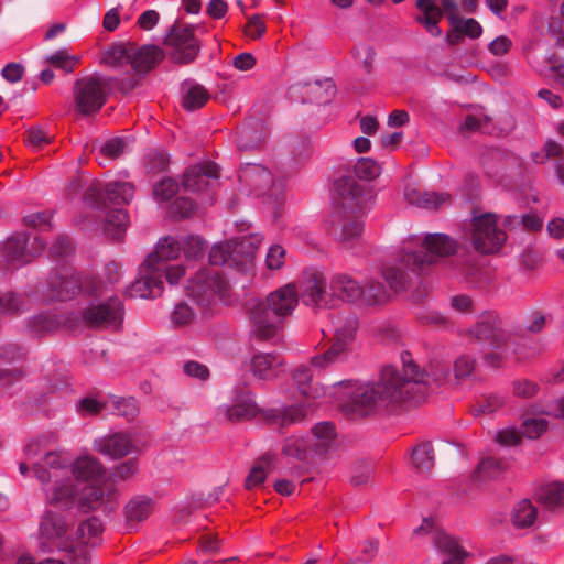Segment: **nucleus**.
<instances>
[{
  "label": "nucleus",
  "mask_w": 564,
  "mask_h": 564,
  "mask_svg": "<svg viewBox=\"0 0 564 564\" xmlns=\"http://www.w3.org/2000/svg\"><path fill=\"white\" fill-rule=\"evenodd\" d=\"M332 296L348 302L359 303L361 293V285L352 276L345 273H337L333 275L329 282Z\"/></svg>",
  "instance_id": "23"
},
{
  "label": "nucleus",
  "mask_w": 564,
  "mask_h": 564,
  "mask_svg": "<svg viewBox=\"0 0 564 564\" xmlns=\"http://www.w3.org/2000/svg\"><path fill=\"white\" fill-rule=\"evenodd\" d=\"M90 553L86 545H78L67 551L62 558L65 564H89Z\"/></svg>",
  "instance_id": "63"
},
{
  "label": "nucleus",
  "mask_w": 564,
  "mask_h": 564,
  "mask_svg": "<svg viewBox=\"0 0 564 564\" xmlns=\"http://www.w3.org/2000/svg\"><path fill=\"white\" fill-rule=\"evenodd\" d=\"M195 25H174L165 39V44L172 47L171 59L181 65L195 61L200 50V43L195 36Z\"/></svg>",
  "instance_id": "11"
},
{
  "label": "nucleus",
  "mask_w": 564,
  "mask_h": 564,
  "mask_svg": "<svg viewBox=\"0 0 564 564\" xmlns=\"http://www.w3.org/2000/svg\"><path fill=\"white\" fill-rule=\"evenodd\" d=\"M293 379L295 384L297 386L300 392L306 398H317L319 397L318 389H313L311 386L312 382V371L308 367L301 366L295 369L293 373Z\"/></svg>",
  "instance_id": "50"
},
{
  "label": "nucleus",
  "mask_w": 564,
  "mask_h": 564,
  "mask_svg": "<svg viewBox=\"0 0 564 564\" xmlns=\"http://www.w3.org/2000/svg\"><path fill=\"white\" fill-rule=\"evenodd\" d=\"M52 300L69 301L82 291V278L69 269L52 272L47 281Z\"/></svg>",
  "instance_id": "17"
},
{
  "label": "nucleus",
  "mask_w": 564,
  "mask_h": 564,
  "mask_svg": "<svg viewBox=\"0 0 564 564\" xmlns=\"http://www.w3.org/2000/svg\"><path fill=\"white\" fill-rule=\"evenodd\" d=\"M219 178L218 166L214 162H203L188 166L182 178L185 191L198 193L213 188Z\"/></svg>",
  "instance_id": "14"
},
{
  "label": "nucleus",
  "mask_w": 564,
  "mask_h": 564,
  "mask_svg": "<svg viewBox=\"0 0 564 564\" xmlns=\"http://www.w3.org/2000/svg\"><path fill=\"white\" fill-rule=\"evenodd\" d=\"M178 192V183L172 177H164L153 186L155 199L170 200Z\"/></svg>",
  "instance_id": "56"
},
{
  "label": "nucleus",
  "mask_w": 564,
  "mask_h": 564,
  "mask_svg": "<svg viewBox=\"0 0 564 564\" xmlns=\"http://www.w3.org/2000/svg\"><path fill=\"white\" fill-rule=\"evenodd\" d=\"M139 274L140 278L126 290L129 297L154 299L163 293V280L160 279L158 269L143 262L140 265Z\"/></svg>",
  "instance_id": "16"
},
{
  "label": "nucleus",
  "mask_w": 564,
  "mask_h": 564,
  "mask_svg": "<svg viewBox=\"0 0 564 564\" xmlns=\"http://www.w3.org/2000/svg\"><path fill=\"white\" fill-rule=\"evenodd\" d=\"M299 303V292L295 284H286L271 292L267 301H250L248 303L252 332L260 340L273 338L283 327L288 316Z\"/></svg>",
  "instance_id": "4"
},
{
  "label": "nucleus",
  "mask_w": 564,
  "mask_h": 564,
  "mask_svg": "<svg viewBox=\"0 0 564 564\" xmlns=\"http://www.w3.org/2000/svg\"><path fill=\"white\" fill-rule=\"evenodd\" d=\"M259 242L254 236L215 245L210 249L209 261L214 265L231 264L236 260L235 254L239 253H246V257L251 259Z\"/></svg>",
  "instance_id": "15"
},
{
  "label": "nucleus",
  "mask_w": 564,
  "mask_h": 564,
  "mask_svg": "<svg viewBox=\"0 0 564 564\" xmlns=\"http://www.w3.org/2000/svg\"><path fill=\"white\" fill-rule=\"evenodd\" d=\"M335 191L340 197L341 208L333 216L329 232L345 248H351L364 231V224L355 212L368 207L371 192L352 176H343L335 182Z\"/></svg>",
  "instance_id": "3"
},
{
  "label": "nucleus",
  "mask_w": 564,
  "mask_h": 564,
  "mask_svg": "<svg viewBox=\"0 0 564 564\" xmlns=\"http://www.w3.org/2000/svg\"><path fill=\"white\" fill-rule=\"evenodd\" d=\"M105 195L113 205H127L134 196V186L129 182H109L105 185Z\"/></svg>",
  "instance_id": "38"
},
{
  "label": "nucleus",
  "mask_w": 564,
  "mask_h": 564,
  "mask_svg": "<svg viewBox=\"0 0 564 564\" xmlns=\"http://www.w3.org/2000/svg\"><path fill=\"white\" fill-rule=\"evenodd\" d=\"M240 178L253 186L259 194H267L273 185L271 172L262 165H248L242 170Z\"/></svg>",
  "instance_id": "30"
},
{
  "label": "nucleus",
  "mask_w": 564,
  "mask_h": 564,
  "mask_svg": "<svg viewBox=\"0 0 564 564\" xmlns=\"http://www.w3.org/2000/svg\"><path fill=\"white\" fill-rule=\"evenodd\" d=\"M164 51L156 45H131L130 65L132 70L145 75L164 59Z\"/></svg>",
  "instance_id": "20"
},
{
  "label": "nucleus",
  "mask_w": 564,
  "mask_h": 564,
  "mask_svg": "<svg viewBox=\"0 0 564 564\" xmlns=\"http://www.w3.org/2000/svg\"><path fill=\"white\" fill-rule=\"evenodd\" d=\"M361 293L359 304L365 306H380L389 300V292L384 284L373 279L361 285Z\"/></svg>",
  "instance_id": "34"
},
{
  "label": "nucleus",
  "mask_w": 564,
  "mask_h": 564,
  "mask_svg": "<svg viewBox=\"0 0 564 564\" xmlns=\"http://www.w3.org/2000/svg\"><path fill=\"white\" fill-rule=\"evenodd\" d=\"M77 505L82 512L101 509L105 513H111L119 506L115 480L105 479L99 484L85 486L78 494Z\"/></svg>",
  "instance_id": "9"
},
{
  "label": "nucleus",
  "mask_w": 564,
  "mask_h": 564,
  "mask_svg": "<svg viewBox=\"0 0 564 564\" xmlns=\"http://www.w3.org/2000/svg\"><path fill=\"white\" fill-rule=\"evenodd\" d=\"M412 464L420 473H427L434 466L433 446L430 442L414 447L411 453Z\"/></svg>",
  "instance_id": "44"
},
{
  "label": "nucleus",
  "mask_w": 564,
  "mask_h": 564,
  "mask_svg": "<svg viewBox=\"0 0 564 564\" xmlns=\"http://www.w3.org/2000/svg\"><path fill=\"white\" fill-rule=\"evenodd\" d=\"M402 369L382 367L376 381L355 386L349 392L347 411L359 416L377 413L402 403H419L427 391L425 372L420 370L409 351L401 354Z\"/></svg>",
  "instance_id": "1"
},
{
  "label": "nucleus",
  "mask_w": 564,
  "mask_h": 564,
  "mask_svg": "<svg viewBox=\"0 0 564 564\" xmlns=\"http://www.w3.org/2000/svg\"><path fill=\"white\" fill-rule=\"evenodd\" d=\"M84 200L94 207H101L108 202L105 195V186L100 183H93L84 193Z\"/></svg>",
  "instance_id": "60"
},
{
  "label": "nucleus",
  "mask_w": 564,
  "mask_h": 564,
  "mask_svg": "<svg viewBox=\"0 0 564 564\" xmlns=\"http://www.w3.org/2000/svg\"><path fill=\"white\" fill-rule=\"evenodd\" d=\"M406 198L411 204H414L417 207L429 210H437L451 200V195L447 193L412 191L406 193Z\"/></svg>",
  "instance_id": "33"
},
{
  "label": "nucleus",
  "mask_w": 564,
  "mask_h": 564,
  "mask_svg": "<svg viewBox=\"0 0 564 564\" xmlns=\"http://www.w3.org/2000/svg\"><path fill=\"white\" fill-rule=\"evenodd\" d=\"M378 553V541H366L360 554L355 556L348 564H370Z\"/></svg>",
  "instance_id": "64"
},
{
  "label": "nucleus",
  "mask_w": 564,
  "mask_h": 564,
  "mask_svg": "<svg viewBox=\"0 0 564 564\" xmlns=\"http://www.w3.org/2000/svg\"><path fill=\"white\" fill-rule=\"evenodd\" d=\"M306 87L308 100L317 105L329 104L336 94V85L332 78L316 80L313 84H307Z\"/></svg>",
  "instance_id": "37"
},
{
  "label": "nucleus",
  "mask_w": 564,
  "mask_h": 564,
  "mask_svg": "<svg viewBox=\"0 0 564 564\" xmlns=\"http://www.w3.org/2000/svg\"><path fill=\"white\" fill-rule=\"evenodd\" d=\"M96 449L116 459L137 452L138 447L129 433L118 432L98 440L96 442Z\"/></svg>",
  "instance_id": "21"
},
{
  "label": "nucleus",
  "mask_w": 564,
  "mask_h": 564,
  "mask_svg": "<svg viewBox=\"0 0 564 564\" xmlns=\"http://www.w3.org/2000/svg\"><path fill=\"white\" fill-rule=\"evenodd\" d=\"M72 473L78 480L88 481L95 485L104 481L105 479H109L99 460L90 456L77 458L73 464Z\"/></svg>",
  "instance_id": "24"
},
{
  "label": "nucleus",
  "mask_w": 564,
  "mask_h": 564,
  "mask_svg": "<svg viewBox=\"0 0 564 564\" xmlns=\"http://www.w3.org/2000/svg\"><path fill=\"white\" fill-rule=\"evenodd\" d=\"M508 468V463L503 459L487 457L482 459L476 470L479 480L492 479L498 477Z\"/></svg>",
  "instance_id": "47"
},
{
  "label": "nucleus",
  "mask_w": 564,
  "mask_h": 564,
  "mask_svg": "<svg viewBox=\"0 0 564 564\" xmlns=\"http://www.w3.org/2000/svg\"><path fill=\"white\" fill-rule=\"evenodd\" d=\"M75 494L76 489L72 482L62 484L54 488L53 494L50 496V501L51 503L68 508L74 503Z\"/></svg>",
  "instance_id": "52"
},
{
  "label": "nucleus",
  "mask_w": 564,
  "mask_h": 564,
  "mask_svg": "<svg viewBox=\"0 0 564 564\" xmlns=\"http://www.w3.org/2000/svg\"><path fill=\"white\" fill-rule=\"evenodd\" d=\"M102 532V524L96 517L83 521L77 529V538L85 545L96 546L98 538Z\"/></svg>",
  "instance_id": "45"
},
{
  "label": "nucleus",
  "mask_w": 564,
  "mask_h": 564,
  "mask_svg": "<svg viewBox=\"0 0 564 564\" xmlns=\"http://www.w3.org/2000/svg\"><path fill=\"white\" fill-rule=\"evenodd\" d=\"M209 99V93L202 85L191 86L183 95L182 106L188 111L202 108Z\"/></svg>",
  "instance_id": "46"
},
{
  "label": "nucleus",
  "mask_w": 564,
  "mask_h": 564,
  "mask_svg": "<svg viewBox=\"0 0 564 564\" xmlns=\"http://www.w3.org/2000/svg\"><path fill=\"white\" fill-rule=\"evenodd\" d=\"M112 78L93 74L78 78L73 88L75 110L83 116L98 112L112 89Z\"/></svg>",
  "instance_id": "5"
},
{
  "label": "nucleus",
  "mask_w": 564,
  "mask_h": 564,
  "mask_svg": "<svg viewBox=\"0 0 564 564\" xmlns=\"http://www.w3.org/2000/svg\"><path fill=\"white\" fill-rule=\"evenodd\" d=\"M416 8L422 14L415 17V21L423 25L433 36H440L442 30L438 23L445 15L444 8L436 6L434 0H416Z\"/></svg>",
  "instance_id": "26"
},
{
  "label": "nucleus",
  "mask_w": 564,
  "mask_h": 564,
  "mask_svg": "<svg viewBox=\"0 0 564 564\" xmlns=\"http://www.w3.org/2000/svg\"><path fill=\"white\" fill-rule=\"evenodd\" d=\"M539 500L550 510L564 509V482L555 481L541 488Z\"/></svg>",
  "instance_id": "43"
},
{
  "label": "nucleus",
  "mask_w": 564,
  "mask_h": 564,
  "mask_svg": "<svg viewBox=\"0 0 564 564\" xmlns=\"http://www.w3.org/2000/svg\"><path fill=\"white\" fill-rule=\"evenodd\" d=\"M476 360L469 355H462L454 361V377L457 381L469 378L475 370Z\"/></svg>",
  "instance_id": "57"
},
{
  "label": "nucleus",
  "mask_w": 564,
  "mask_h": 564,
  "mask_svg": "<svg viewBox=\"0 0 564 564\" xmlns=\"http://www.w3.org/2000/svg\"><path fill=\"white\" fill-rule=\"evenodd\" d=\"M263 123L261 120H253L252 123L243 124L237 132L236 143L242 151L256 149L263 141Z\"/></svg>",
  "instance_id": "29"
},
{
  "label": "nucleus",
  "mask_w": 564,
  "mask_h": 564,
  "mask_svg": "<svg viewBox=\"0 0 564 564\" xmlns=\"http://www.w3.org/2000/svg\"><path fill=\"white\" fill-rule=\"evenodd\" d=\"M433 542L440 552L449 556L442 564H464L465 558L469 555L457 539L443 531L433 533Z\"/></svg>",
  "instance_id": "25"
},
{
  "label": "nucleus",
  "mask_w": 564,
  "mask_h": 564,
  "mask_svg": "<svg viewBox=\"0 0 564 564\" xmlns=\"http://www.w3.org/2000/svg\"><path fill=\"white\" fill-rule=\"evenodd\" d=\"M282 455L299 460H305L307 457L315 455L307 437L290 436L284 441L281 451Z\"/></svg>",
  "instance_id": "41"
},
{
  "label": "nucleus",
  "mask_w": 564,
  "mask_h": 564,
  "mask_svg": "<svg viewBox=\"0 0 564 564\" xmlns=\"http://www.w3.org/2000/svg\"><path fill=\"white\" fill-rule=\"evenodd\" d=\"M113 412L128 421H132L139 414L138 401L133 397L119 398L113 401Z\"/></svg>",
  "instance_id": "54"
},
{
  "label": "nucleus",
  "mask_w": 564,
  "mask_h": 564,
  "mask_svg": "<svg viewBox=\"0 0 564 564\" xmlns=\"http://www.w3.org/2000/svg\"><path fill=\"white\" fill-rule=\"evenodd\" d=\"M79 57L68 55L65 50H58L53 54L46 56L45 62L51 64L57 68L65 70L66 73H72L74 70V66L78 63Z\"/></svg>",
  "instance_id": "55"
},
{
  "label": "nucleus",
  "mask_w": 564,
  "mask_h": 564,
  "mask_svg": "<svg viewBox=\"0 0 564 564\" xmlns=\"http://www.w3.org/2000/svg\"><path fill=\"white\" fill-rule=\"evenodd\" d=\"M129 225V216L126 209L113 208L107 213L105 231L113 240H120Z\"/></svg>",
  "instance_id": "40"
},
{
  "label": "nucleus",
  "mask_w": 564,
  "mask_h": 564,
  "mask_svg": "<svg viewBox=\"0 0 564 564\" xmlns=\"http://www.w3.org/2000/svg\"><path fill=\"white\" fill-rule=\"evenodd\" d=\"M471 227V243L479 253H496L507 240V234L498 227L495 214L486 213L474 217Z\"/></svg>",
  "instance_id": "8"
},
{
  "label": "nucleus",
  "mask_w": 564,
  "mask_h": 564,
  "mask_svg": "<svg viewBox=\"0 0 564 564\" xmlns=\"http://www.w3.org/2000/svg\"><path fill=\"white\" fill-rule=\"evenodd\" d=\"M180 250L181 247L178 241L171 237H165L159 241L155 251L149 254L144 262H147L149 265H152L153 268L156 265H167L170 260L178 257Z\"/></svg>",
  "instance_id": "31"
},
{
  "label": "nucleus",
  "mask_w": 564,
  "mask_h": 564,
  "mask_svg": "<svg viewBox=\"0 0 564 564\" xmlns=\"http://www.w3.org/2000/svg\"><path fill=\"white\" fill-rule=\"evenodd\" d=\"M196 210V204L193 199L178 197L171 206V214L174 217L188 218Z\"/></svg>",
  "instance_id": "62"
},
{
  "label": "nucleus",
  "mask_w": 564,
  "mask_h": 564,
  "mask_svg": "<svg viewBox=\"0 0 564 564\" xmlns=\"http://www.w3.org/2000/svg\"><path fill=\"white\" fill-rule=\"evenodd\" d=\"M468 335L471 341L487 348H500L511 338L501 317L494 312L482 314L475 326L468 330Z\"/></svg>",
  "instance_id": "10"
},
{
  "label": "nucleus",
  "mask_w": 564,
  "mask_h": 564,
  "mask_svg": "<svg viewBox=\"0 0 564 564\" xmlns=\"http://www.w3.org/2000/svg\"><path fill=\"white\" fill-rule=\"evenodd\" d=\"M259 413V408L250 391H241L231 406L220 408L217 416L231 423L250 420Z\"/></svg>",
  "instance_id": "19"
},
{
  "label": "nucleus",
  "mask_w": 564,
  "mask_h": 564,
  "mask_svg": "<svg viewBox=\"0 0 564 564\" xmlns=\"http://www.w3.org/2000/svg\"><path fill=\"white\" fill-rule=\"evenodd\" d=\"M153 511V500L148 497H135L124 508L126 519L129 524L145 520Z\"/></svg>",
  "instance_id": "36"
},
{
  "label": "nucleus",
  "mask_w": 564,
  "mask_h": 564,
  "mask_svg": "<svg viewBox=\"0 0 564 564\" xmlns=\"http://www.w3.org/2000/svg\"><path fill=\"white\" fill-rule=\"evenodd\" d=\"M457 243L445 234H427L421 241L420 251H408L405 248L398 257L397 263L382 269V275L390 289L404 290L410 282L411 274L422 273L426 267L440 258L456 252Z\"/></svg>",
  "instance_id": "2"
},
{
  "label": "nucleus",
  "mask_w": 564,
  "mask_h": 564,
  "mask_svg": "<svg viewBox=\"0 0 564 564\" xmlns=\"http://www.w3.org/2000/svg\"><path fill=\"white\" fill-rule=\"evenodd\" d=\"M326 276L324 272L310 269L304 272L302 280V302L313 308H332L335 300L326 291Z\"/></svg>",
  "instance_id": "13"
},
{
  "label": "nucleus",
  "mask_w": 564,
  "mask_h": 564,
  "mask_svg": "<svg viewBox=\"0 0 564 564\" xmlns=\"http://www.w3.org/2000/svg\"><path fill=\"white\" fill-rule=\"evenodd\" d=\"M275 459L276 457L272 453H267L259 459H257L249 475L246 478V488L250 490L262 485L267 478L268 473L273 470Z\"/></svg>",
  "instance_id": "32"
},
{
  "label": "nucleus",
  "mask_w": 564,
  "mask_h": 564,
  "mask_svg": "<svg viewBox=\"0 0 564 564\" xmlns=\"http://www.w3.org/2000/svg\"><path fill=\"white\" fill-rule=\"evenodd\" d=\"M126 310L121 299L117 295L104 301H91L82 310L80 317L90 329L104 330L118 329L124 321Z\"/></svg>",
  "instance_id": "6"
},
{
  "label": "nucleus",
  "mask_w": 564,
  "mask_h": 564,
  "mask_svg": "<svg viewBox=\"0 0 564 564\" xmlns=\"http://www.w3.org/2000/svg\"><path fill=\"white\" fill-rule=\"evenodd\" d=\"M443 4L445 15L451 24L456 31L462 32L464 36H468L469 39H478L482 33V26L480 23L474 19H463L458 17V6L456 0H441Z\"/></svg>",
  "instance_id": "22"
},
{
  "label": "nucleus",
  "mask_w": 564,
  "mask_h": 564,
  "mask_svg": "<svg viewBox=\"0 0 564 564\" xmlns=\"http://www.w3.org/2000/svg\"><path fill=\"white\" fill-rule=\"evenodd\" d=\"M549 422L545 419H527L521 425V433L528 438H538L547 430Z\"/></svg>",
  "instance_id": "59"
},
{
  "label": "nucleus",
  "mask_w": 564,
  "mask_h": 564,
  "mask_svg": "<svg viewBox=\"0 0 564 564\" xmlns=\"http://www.w3.org/2000/svg\"><path fill=\"white\" fill-rule=\"evenodd\" d=\"M132 43H112L107 46L101 56V63L111 68H120L130 64Z\"/></svg>",
  "instance_id": "35"
},
{
  "label": "nucleus",
  "mask_w": 564,
  "mask_h": 564,
  "mask_svg": "<svg viewBox=\"0 0 564 564\" xmlns=\"http://www.w3.org/2000/svg\"><path fill=\"white\" fill-rule=\"evenodd\" d=\"M178 242L186 259L196 260L202 258L207 248L206 241L203 240L199 236H186Z\"/></svg>",
  "instance_id": "49"
},
{
  "label": "nucleus",
  "mask_w": 564,
  "mask_h": 564,
  "mask_svg": "<svg viewBox=\"0 0 564 564\" xmlns=\"http://www.w3.org/2000/svg\"><path fill=\"white\" fill-rule=\"evenodd\" d=\"M312 404L299 403L285 408L283 411L275 416L279 420L281 426H286L295 423H300L307 415V410Z\"/></svg>",
  "instance_id": "48"
},
{
  "label": "nucleus",
  "mask_w": 564,
  "mask_h": 564,
  "mask_svg": "<svg viewBox=\"0 0 564 564\" xmlns=\"http://www.w3.org/2000/svg\"><path fill=\"white\" fill-rule=\"evenodd\" d=\"M283 359L273 352H260L252 357L251 371L262 380L275 378L280 371Z\"/></svg>",
  "instance_id": "28"
},
{
  "label": "nucleus",
  "mask_w": 564,
  "mask_h": 564,
  "mask_svg": "<svg viewBox=\"0 0 564 564\" xmlns=\"http://www.w3.org/2000/svg\"><path fill=\"white\" fill-rule=\"evenodd\" d=\"M67 531V524L63 516L47 511L40 524V534L46 540L63 536Z\"/></svg>",
  "instance_id": "39"
},
{
  "label": "nucleus",
  "mask_w": 564,
  "mask_h": 564,
  "mask_svg": "<svg viewBox=\"0 0 564 564\" xmlns=\"http://www.w3.org/2000/svg\"><path fill=\"white\" fill-rule=\"evenodd\" d=\"M355 174L358 178L372 181L381 173V166L371 158H360L355 164Z\"/></svg>",
  "instance_id": "51"
},
{
  "label": "nucleus",
  "mask_w": 564,
  "mask_h": 564,
  "mask_svg": "<svg viewBox=\"0 0 564 564\" xmlns=\"http://www.w3.org/2000/svg\"><path fill=\"white\" fill-rule=\"evenodd\" d=\"M142 76L133 70L120 77H111L112 88L116 87L121 93L128 94L140 85Z\"/></svg>",
  "instance_id": "58"
},
{
  "label": "nucleus",
  "mask_w": 564,
  "mask_h": 564,
  "mask_svg": "<svg viewBox=\"0 0 564 564\" xmlns=\"http://www.w3.org/2000/svg\"><path fill=\"white\" fill-rule=\"evenodd\" d=\"M29 235L26 232L10 237L3 246V256L8 262L28 263L34 253L42 251L45 243L42 239L35 237L32 249H28Z\"/></svg>",
  "instance_id": "18"
},
{
  "label": "nucleus",
  "mask_w": 564,
  "mask_h": 564,
  "mask_svg": "<svg viewBox=\"0 0 564 564\" xmlns=\"http://www.w3.org/2000/svg\"><path fill=\"white\" fill-rule=\"evenodd\" d=\"M505 404V398L498 393H491L484 395L477 405L473 406L475 415L490 414L502 408Z\"/></svg>",
  "instance_id": "53"
},
{
  "label": "nucleus",
  "mask_w": 564,
  "mask_h": 564,
  "mask_svg": "<svg viewBox=\"0 0 564 564\" xmlns=\"http://www.w3.org/2000/svg\"><path fill=\"white\" fill-rule=\"evenodd\" d=\"M373 474V466L370 463H358L351 473L350 481L354 486L358 487L368 484Z\"/></svg>",
  "instance_id": "61"
},
{
  "label": "nucleus",
  "mask_w": 564,
  "mask_h": 564,
  "mask_svg": "<svg viewBox=\"0 0 564 564\" xmlns=\"http://www.w3.org/2000/svg\"><path fill=\"white\" fill-rule=\"evenodd\" d=\"M228 284L216 269L203 268L186 284V293L198 305L207 306L215 296L224 297Z\"/></svg>",
  "instance_id": "7"
},
{
  "label": "nucleus",
  "mask_w": 564,
  "mask_h": 564,
  "mask_svg": "<svg viewBox=\"0 0 564 564\" xmlns=\"http://www.w3.org/2000/svg\"><path fill=\"white\" fill-rule=\"evenodd\" d=\"M536 516V508L530 500L523 499L513 507L511 520L514 527L525 529L535 523Z\"/></svg>",
  "instance_id": "42"
},
{
  "label": "nucleus",
  "mask_w": 564,
  "mask_h": 564,
  "mask_svg": "<svg viewBox=\"0 0 564 564\" xmlns=\"http://www.w3.org/2000/svg\"><path fill=\"white\" fill-rule=\"evenodd\" d=\"M358 329V319L356 316L346 317L339 326L335 329L334 341L330 347L323 354L316 355L312 358V365L315 367L324 368L340 359L355 340Z\"/></svg>",
  "instance_id": "12"
},
{
  "label": "nucleus",
  "mask_w": 564,
  "mask_h": 564,
  "mask_svg": "<svg viewBox=\"0 0 564 564\" xmlns=\"http://www.w3.org/2000/svg\"><path fill=\"white\" fill-rule=\"evenodd\" d=\"M315 455L327 454L335 445V425L332 422H319L313 429L311 435L306 436Z\"/></svg>",
  "instance_id": "27"
}]
</instances>
